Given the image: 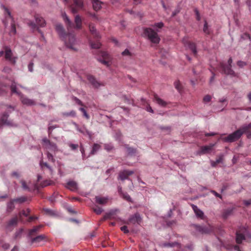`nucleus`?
Returning a JSON list of instances; mask_svg holds the SVG:
<instances>
[{
	"label": "nucleus",
	"mask_w": 251,
	"mask_h": 251,
	"mask_svg": "<svg viewBox=\"0 0 251 251\" xmlns=\"http://www.w3.org/2000/svg\"><path fill=\"white\" fill-rule=\"evenodd\" d=\"M55 30L67 48L74 50H76V48L75 47L76 44V41L74 34H66L63 25L60 24L56 25Z\"/></svg>",
	"instance_id": "nucleus-1"
},
{
	"label": "nucleus",
	"mask_w": 251,
	"mask_h": 251,
	"mask_svg": "<svg viewBox=\"0 0 251 251\" xmlns=\"http://www.w3.org/2000/svg\"><path fill=\"white\" fill-rule=\"evenodd\" d=\"M43 146L44 148L47 151V157L48 159L52 162L54 161V159L52 154L50 151L54 153L58 151V148L56 144L50 142L46 137L43 138L42 140Z\"/></svg>",
	"instance_id": "nucleus-2"
},
{
	"label": "nucleus",
	"mask_w": 251,
	"mask_h": 251,
	"mask_svg": "<svg viewBox=\"0 0 251 251\" xmlns=\"http://www.w3.org/2000/svg\"><path fill=\"white\" fill-rule=\"evenodd\" d=\"M17 87L16 83L15 82H13L11 85V91L13 93H16L20 97V100L23 104L26 105L27 106H32L35 104V102L34 100L29 99L22 95L17 90Z\"/></svg>",
	"instance_id": "nucleus-3"
},
{
	"label": "nucleus",
	"mask_w": 251,
	"mask_h": 251,
	"mask_svg": "<svg viewBox=\"0 0 251 251\" xmlns=\"http://www.w3.org/2000/svg\"><path fill=\"white\" fill-rule=\"evenodd\" d=\"M143 36L147 37L151 43H159L160 39L157 32L151 28H146L144 29Z\"/></svg>",
	"instance_id": "nucleus-4"
},
{
	"label": "nucleus",
	"mask_w": 251,
	"mask_h": 251,
	"mask_svg": "<svg viewBox=\"0 0 251 251\" xmlns=\"http://www.w3.org/2000/svg\"><path fill=\"white\" fill-rule=\"evenodd\" d=\"M242 135V132L239 129L233 133L230 134L227 137L223 138V140L226 142H233L239 139Z\"/></svg>",
	"instance_id": "nucleus-5"
},
{
	"label": "nucleus",
	"mask_w": 251,
	"mask_h": 251,
	"mask_svg": "<svg viewBox=\"0 0 251 251\" xmlns=\"http://www.w3.org/2000/svg\"><path fill=\"white\" fill-rule=\"evenodd\" d=\"M4 10H5V14L6 20L8 22H9L11 24V30L10 31V34L11 35H15L16 32V27H15V25L14 24L13 18L11 15V13H10L9 10L7 8H4Z\"/></svg>",
	"instance_id": "nucleus-6"
},
{
	"label": "nucleus",
	"mask_w": 251,
	"mask_h": 251,
	"mask_svg": "<svg viewBox=\"0 0 251 251\" xmlns=\"http://www.w3.org/2000/svg\"><path fill=\"white\" fill-rule=\"evenodd\" d=\"M74 3L71 5L70 9L71 12L75 14L78 11L82 8L83 6V2L82 0H73Z\"/></svg>",
	"instance_id": "nucleus-7"
},
{
	"label": "nucleus",
	"mask_w": 251,
	"mask_h": 251,
	"mask_svg": "<svg viewBox=\"0 0 251 251\" xmlns=\"http://www.w3.org/2000/svg\"><path fill=\"white\" fill-rule=\"evenodd\" d=\"M192 227L195 229L196 231L201 233H209L213 231L212 227L209 226L208 227H203L196 225H193Z\"/></svg>",
	"instance_id": "nucleus-8"
},
{
	"label": "nucleus",
	"mask_w": 251,
	"mask_h": 251,
	"mask_svg": "<svg viewBox=\"0 0 251 251\" xmlns=\"http://www.w3.org/2000/svg\"><path fill=\"white\" fill-rule=\"evenodd\" d=\"M102 59H99V61L104 65L108 67L111 64V58L110 56L106 52H101Z\"/></svg>",
	"instance_id": "nucleus-9"
},
{
	"label": "nucleus",
	"mask_w": 251,
	"mask_h": 251,
	"mask_svg": "<svg viewBox=\"0 0 251 251\" xmlns=\"http://www.w3.org/2000/svg\"><path fill=\"white\" fill-rule=\"evenodd\" d=\"M8 115L7 113L3 114L0 119V125H6L9 126H15L17 125L12 122L7 120Z\"/></svg>",
	"instance_id": "nucleus-10"
},
{
	"label": "nucleus",
	"mask_w": 251,
	"mask_h": 251,
	"mask_svg": "<svg viewBox=\"0 0 251 251\" xmlns=\"http://www.w3.org/2000/svg\"><path fill=\"white\" fill-rule=\"evenodd\" d=\"M133 174V171L130 170H124L119 173L118 179L121 180H124L128 178V176Z\"/></svg>",
	"instance_id": "nucleus-11"
},
{
	"label": "nucleus",
	"mask_w": 251,
	"mask_h": 251,
	"mask_svg": "<svg viewBox=\"0 0 251 251\" xmlns=\"http://www.w3.org/2000/svg\"><path fill=\"white\" fill-rule=\"evenodd\" d=\"M141 222V218L138 213H136L134 215L130 217L128 220V224H140Z\"/></svg>",
	"instance_id": "nucleus-12"
},
{
	"label": "nucleus",
	"mask_w": 251,
	"mask_h": 251,
	"mask_svg": "<svg viewBox=\"0 0 251 251\" xmlns=\"http://www.w3.org/2000/svg\"><path fill=\"white\" fill-rule=\"evenodd\" d=\"M5 57L6 60L10 61L11 62L15 64L16 61V57H13L12 53L11 50L6 49L5 50Z\"/></svg>",
	"instance_id": "nucleus-13"
},
{
	"label": "nucleus",
	"mask_w": 251,
	"mask_h": 251,
	"mask_svg": "<svg viewBox=\"0 0 251 251\" xmlns=\"http://www.w3.org/2000/svg\"><path fill=\"white\" fill-rule=\"evenodd\" d=\"M73 124L75 126V128L76 130L79 131V132L81 133L83 135L87 134L90 138L91 137V134L89 131H88V130L86 128L85 126H82L81 127H79L77 124H76L75 123H73Z\"/></svg>",
	"instance_id": "nucleus-14"
},
{
	"label": "nucleus",
	"mask_w": 251,
	"mask_h": 251,
	"mask_svg": "<svg viewBox=\"0 0 251 251\" xmlns=\"http://www.w3.org/2000/svg\"><path fill=\"white\" fill-rule=\"evenodd\" d=\"M242 132V134L245 133L247 134L248 137L251 136V123L243 125L241 128L239 129Z\"/></svg>",
	"instance_id": "nucleus-15"
},
{
	"label": "nucleus",
	"mask_w": 251,
	"mask_h": 251,
	"mask_svg": "<svg viewBox=\"0 0 251 251\" xmlns=\"http://www.w3.org/2000/svg\"><path fill=\"white\" fill-rule=\"evenodd\" d=\"M192 207L198 218H200L201 219H204V215L203 212L199 208H198L197 206L194 204H192Z\"/></svg>",
	"instance_id": "nucleus-16"
},
{
	"label": "nucleus",
	"mask_w": 251,
	"mask_h": 251,
	"mask_svg": "<svg viewBox=\"0 0 251 251\" xmlns=\"http://www.w3.org/2000/svg\"><path fill=\"white\" fill-rule=\"evenodd\" d=\"M109 198L108 197H102L100 196L95 197V201L97 203L100 205H104L106 204L108 201Z\"/></svg>",
	"instance_id": "nucleus-17"
},
{
	"label": "nucleus",
	"mask_w": 251,
	"mask_h": 251,
	"mask_svg": "<svg viewBox=\"0 0 251 251\" xmlns=\"http://www.w3.org/2000/svg\"><path fill=\"white\" fill-rule=\"evenodd\" d=\"M183 44L186 48H189L191 50L194 54H196L197 51L196 48L195 44L188 41H183Z\"/></svg>",
	"instance_id": "nucleus-18"
},
{
	"label": "nucleus",
	"mask_w": 251,
	"mask_h": 251,
	"mask_svg": "<svg viewBox=\"0 0 251 251\" xmlns=\"http://www.w3.org/2000/svg\"><path fill=\"white\" fill-rule=\"evenodd\" d=\"M62 17L67 26L68 29L69 30L72 28L73 26V24L65 12L62 13Z\"/></svg>",
	"instance_id": "nucleus-19"
},
{
	"label": "nucleus",
	"mask_w": 251,
	"mask_h": 251,
	"mask_svg": "<svg viewBox=\"0 0 251 251\" xmlns=\"http://www.w3.org/2000/svg\"><path fill=\"white\" fill-rule=\"evenodd\" d=\"M232 62V59L231 58H230L228 60V66L226 67H223V70L225 74H226L227 75H230L234 74V72L230 68L231 66Z\"/></svg>",
	"instance_id": "nucleus-20"
},
{
	"label": "nucleus",
	"mask_w": 251,
	"mask_h": 251,
	"mask_svg": "<svg viewBox=\"0 0 251 251\" xmlns=\"http://www.w3.org/2000/svg\"><path fill=\"white\" fill-rule=\"evenodd\" d=\"M42 225H39L38 226H34L32 229L29 230L28 232V236L30 237H32L36 235L37 233L39 231L40 229L42 227Z\"/></svg>",
	"instance_id": "nucleus-21"
},
{
	"label": "nucleus",
	"mask_w": 251,
	"mask_h": 251,
	"mask_svg": "<svg viewBox=\"0 0 251 251\" xmlns=\"http://www.w3.org/2000/svg\"><path fill=\"white\" fill-rule=\"evenodd\" d=\"M45 237L44 235H40L35 237H30L31 244H38L40 242L43 241Z\"/></svg>",
	"instance_id": "nucleus-22"
},
{
	"label": "nucleus",
	"mask_w": 251,
	"mask_h": 251,
	"mask_svg": "<svg viewBox=\"0 0 251 251\" xmlns=\"http://www.w3.org/2000/svg\"><path fill=\"white\" fill-rule=\"evenodd\" d=\"M75 28L79 29L81 28L82 26V19L79 15H77L75 17Z\"/></svg>",
	"instance_id": "nucleus-23"
},
{
	"label": "nucleus",
	"mask_w": 251,
	"mask_h": 251,
	"mask_svg": "<svg viewBox=\"0 0 251 251\" xmlns=\"http://www.w3.org/2000/svg\"><path fill=\"white\" fill-rule=\"evenodd\" d=\"M119 210L118 209H115L111 210L109 213H106L101 219V221H105L107 219H110L111 217L116 214L117 212H119Z\"/></svg>",
	"instance_id": "nucleus-24"
},
{
	"label": "nucleus",
	"mask_w": 251,
	"mask_h": 251,
	"mask_svg": "<svg viewBox=\"0 0 251 251\" xmlns=\"http://www.w3.org/2000/svg\"><path fill=\"white\" fill-rule=\"evenodd\" d=\"M93 9L95 11H98L101 8L102 2L99 0H91Z\"/></svg>",
	"instance_id": "nucleus-25"
},
{
	"label": "nucleus",
	"mask_w": 251,
	"mask_h": 251,
	"mask_svg": "<svg viewBox=\"0 0 251 251\" xmlns=\"http://www.w3.org/2000/svg\"><path fill=\"white\" fill-rule=\"evenodd\" d=\"M18 219L17 217H15L11 219L7 223L6 228L10 230L11 226H16L18 223Z\"/></svg>",
	"instance_id": "nucleus-26"
},
{
	"label": "nucleus",
	"mask_w": 251,
	"mask_h": 251,
	"mask_svg": "<svg viewBox=\"0 0 251 251\" xmlns=\"http://www.w3.org/2000/svg\"><path fill=\"white\" fill-rule=\"evenodd\" d=\"M88 79L95 88H98L101 85L100 83L97 81L93 76H89Z\"/></svg>",
	"instance_id": "nucleus-27"
},
{
	"label": "nucleus",
	"mask_w": 251,
	"mask_h": 251,
	"mask_svg": "<svg viewBox=\"0 0 251 251\" xmlns=\"http://www.w3.org/2000/svg\"><path fill=\"white\" fill-rule=\"evenodd\" d=\"M119 193L121 196L125 200L131 202V199L128 194L125 193L122 191V189H120Z\"/></svg>",
	"instance_id": "nucleus-28"
},
{
	"label": "nucleus",
	"mask_w": 251,
	"mask_h": 251,
	"mask_svg": "<svg viewBox=\"0 0 251 251\" xmlns=\"http://www.w3.org/2000/svg\"><path fill=\"white\" fill-rule=\"evenodd\" d=\"M35 20L37 24L40 26L43 27L46 25L45 20L43 19L42 17L39 16H36L35 17Z\"/></svg>",
	"instance_id": "nucleus-29"
},
{
	"label": "nucleus",
	"mask_w": 251,
	"mask_h": 251,
	"mask_svg": "<svg viewBox=\"0 0 251 251\" xmlns=\"http://www.w3.org/2000/svg\"><path fill=\"white\" fill-rule=\"evenodd\" d=\"M243 240H245L244 235L243 234L240 233L239 232L237 231L236 238V241L237 243L241 244Z\"/></svg>",
	"instance_id": "nucleus-30"
},
{
	"label": "nucleus",
	"mask_w": 251,
	"mask_h": 251,
	"mask_svg": "<svg viewBox=\"0 0 251 251\" xmlns=\"http://www.w3.org/2000/svg\"><path fill=\"white\" fill-rule=\"evenodd\" d=\"M214 145H211L210 146H203L201 149V151L202 153H206L209 152L211 151Z\"/></svg>",
	"instance_id": "nucleus-31"
},
{
	"label": "nucleus",
	"mask_w": 251,
	"mask_h": 251,
	"mask_svg": "<svg viewBox=\"0 0 251 251\" xmlns=\"http://www.w3.org/2000/svg\"><path fill=\"white\" fill-rule=\"evenodd\" d=\"M154 101L158 104L159 105L161 106H165L166 104L165 101H164L163 100L159 98L158 96H154Z\"/></svg>",
	"instance_id": "nucleus-32"
},
{
	"label": "nucleus",
	"mask_w": 251,
	"mask_h": 251,
	"mask_svg": "<svg viewBox=\"0 0 251 251\" xmlns=\"http://www.w3.org/2000/svg\"><path fill=\"white\" fill-rule=\"evenodd\" d=\"M13 200H14V201H15V203H22L27 201L28 199L26 197L22 196L19 198L14 199Z\"/></svg>",
	"instance_id": "nucleus-33"
},
{
	"label": "nucleus",
	"mask_w": 251,
	"mask_h": 251,
	"mask_svg": "<svg viewBox=\"0 0 251 251\" xmlns=\"http://www.w3.org/2000/svg\"><path fill=\"white\" fill-rule=\"evenodd\" d=\"M67 185L68 187L74 188H76L78 186L76 182L73 180H68L67 182Z\"/></svg>",
	"instance_id": "nucleus-34"
},
{
	"label": "nucleus",
	"mask_w": 251,
	"mask_h": 251,
	"mask_svg": "<svg viewBox=\"0 0 251 251\" xmlns=\"http://www.w3.org/2000/svg\"><path fill=\"white\" fill-rule=\"evenodd\" d=\"M14 203L15 201H14V200H11L9 202H8L7 203V210L9 211V212H10L11 211H12L14 208H15V206H14Z\"/></svg>",
	"instance_id": "nucleus-35"
},
{
	"label": "nucleus",
	"mask_w": 251,
	"mask_h": 251,
	"mask_svg": "<svg viewBox=\"0 0 251 251\" xmlns=\"http://www.w3.org/2000/svg\"><path fill=\"white\" fill-rule=\"evenodd\" d=\"M89 30L91 33L93 34L95 37H99V34L97 32L95 26L92 25H89Z\"/></svg>",
	"instance_id": "nucleus-36"
},
{
	"label": "nucleus",
	"mask_w": 251,
	"mask_h": 251,
	"mask_svg": "<svg viewBox=\"0 0 251 251\" xmlns=\"http://www.w3.org/2000/svg\"><path fill=\"white\" fill-rule=\"evenodd\" d=\"M233 209L232 208H228L226 210H225L223 213V216L225 219H226L228 217V216H229L232 212Z\"/></svg>",
	"instance_id": "nucleus-37"
},
{
	"label": "nucleus",
	"mask_w": 251,
	"mask_h": 251,
	"mask_svg": "<svg viewBox=\"0 0 251 251\" xmlns=\"http://www.w3.org/2000/svg\"><path fill=\"white\" fill-rule=\"evenodd\" d=\"M100 148V146L98 144H95L92 148V150L91 151V154H94L98 151Z\"/></svg>",
	"instance_id": "nucleus-38"
},
{
	"label": "nucleus",
	"mask_w": 251,
	"mask_h": 251,
	"mask_svg": "<svg viewBox=\"0 0 251 251\" xmlns=\"http://www.w3.org/2000/svg\"><path fill=\"white\" fill-rule=\"evenodd\" d=\"M44 213L49 216H54L55 215V212L49 208H44L43 209Z\"/></svg>",
	"instance_id": "nucleus-39"
},
{
	"label": "nucleus",
	"mask_w": 251,
	"mask_h": 251,
	"mask_svg": "<svg viewBox=\"0 0 251 251\" xmlns=\"http://www.w3.org/2000/svg\"><path fill=\"white\" fill-rule=\"evenodd\" d=\"M93 210L94 212L98 215L102 213V212L103 211L102 208L98 205H95L93 208Z\"/></svg>",
	"instance_id": "nucleus-40"
},
{
	"label": "nucleus",
	"mask_w": 251,
	"mask_h": 251,
	"mask_svg": "<svg viewBox=\"0 0 251 251\" xmlns=\"http://www.w3.org/2000/svg\"><path fill=\"white\" fill-rule=\"evenodd\" d=\"M212 97L210 95H206L203 98V101L205 104L210 102L211 100Z\"/></svg>",
	"instance_id": "nucleus-41"
},
{
	"label": "nucleus",
	"mask_w": 251,
	"mask_h": 251,
	"mask_svg": "<svg viewBox=\"0 0 251 251\" xmlns=\"http://www.w3.org/2000/svg\"><path fill=\"white\" fill-rule=\"evenodd\" d=\"M104 149L108 151H110L113 150L114 147L111 144H105L104 145Z\"/></svg>",
	"instance_id": "nucleus-42"
},
{
	"label": "nucleus",
	"mask_w": 251,
	"mask_h": 251,
	"mask_svg": "<svg viewBox=\"0 0 251 251\" xmlns=\"http://www.w3.org/2000/svg\"><path fill=\"white\" fill-rule=\"evenodd\" d=\"M22 215H23L25 217H27L28 216V214L27 213V212L23 210L21 212H20L19 213V220L21 221L22 222H23V219H22Z\"/></svg>",
	"instance_id": "nucleus-43"
},
{
	"label": "nucleus",
	"mask_w": 251,
	"mask_h": 251,
	"mask_svg": "<svg viewBox=\"0 0 251 251\" xmlns=\"http://www.w3.org/2000/svg\"><path fill=\"white\" fill-rule=\"evenodd\" d=\"M175 88L178 91H180L181 89V84L179 81H176L174 83Z\"/></svg>",
	"instance_id": "nucleus-44"
},
{
	"label": "nucleus",
	"mask_w": 251,
	"mask_h": 251,
	"mask_svg": "<svg viewBox=\"0 0 251 251\" xmlns=\"http://www.w3.org/2000/svg\"><path fill=\"white\" fill-rule=\"evenodd\" d=\"M91 47L93 49H98L100 46V44L99 42H97L96 44H93L91 42L90 43Z\"/></svg>",
	"instance_id": "nucleus-45"
},
{
	"label": "nucleus",
	"mask_w": 251,
	"mask_h": 251,
	"mask_svg": "<svg viewBox=\"0 0 251 251\" xmlns=\"http://www.w3.org/2000/svg\"><path fill=\"white\" fill-rule=\"evenodd\" d=\"M163 23L162 22H159L157 23H155L153 25V27L155 28H161L163 26Z\"/></svg>",
	"instance_id": "nucleus-46"
},
{
	"label": "nucleus",
	"mask_w": 251,
	"mask_h": 251,
	"mask_svg": "<svg viewBox=\"0 0 251 251\" xmlns=\"http://www.w3.org/2000/svg\"><path fill=\"white\" fill-rule=\"evenodd\" d=\"M203 30L204 32L206 34H208L209 33V30L208 29V26H207V23H206V22H205V23H204Z\"/></svg>",
	"instance_id": "nucleus-47"
},
{
	"label": "nucleus",
	"mask_w": 251,
	"mask_h": 251,
	"mask_svg": "<svg viewBox=\"0 0 251 251\" xmlns=\"http://www.w3.org/2000/svg\"><path fill=\"white\" fill-rule=\"evenodd\" d=\"M64 115L67 116L75 117V112L74 111H71L70 112L64 113Z\"/></svg>",
	"instance_id": "nucleus-48"
},
{
	"label": "nucleus",
	"mask_w": 251,
	"mask_h": 251,
	"mask_svg": "<svg viewBox=\"0 0 251 251\" xmlns=\"http://www.w3.org/2000/svg\"><path fill=\"white\" fill-rule=\"evenodd\" d=\"M79 110H80L83 114V116L86 117L87 119H89V117L87 114L86 110L83 108H80Z\"/></svg>",
	"instance_id": "nucleus-49"
},
{
	"label": "nucleus",
	"mask_w": 251,
	"mask_h": 251,
	"mask_svg": "<svg viewBox=\"0 0 251 251\" xmlns=\"http://www.w3.org/2000/svg\"><path fill=\"white\" fill-rule=\"evenodd\" d=\"M126 151L128 154H132L135 152V150L133 148H126Z\"/></svg>",
	"instance_id": "nucleus-50"
},
{
	"label": "nucleus",
	"mask_w": 251,
	"mask_h": 251,
	"mask_svg": "<svg viewBox=\"0 0 251 251\" xmlns=\"http://www.w3.org/2000/svg\"><path fill=\"white\" fill-rule=\"evenodd\" d=\"M23 231V229L22 228H21L19 229L18 231H17L15 233V237L18 238L20 237Z\"/></svg>",
	"instance_id": "nucleus-51"
},
{
	"label": "nucleus",
	"mask_w": 251,
	"mask_h": 251,
	"mask_svg": "<svg viewBox=\"0 0 251 251\" xmlns=\"http://www.w3.org/2000/svg\"><path fill=\"white\" fill-rule=\"evenodd\" d=\"M122 54L124 56H130V52L128 49L125 50L124 51L122 52Z\"/></svg>",
	"instance_id": "nucleus-52"
},
{
	"label": "nucleus",
	"mask_w": 251,
	"mask_h": 251,
	"mask_svg": "<svg viewBox=\"0 0 251 251\" xmlns=\"http://www.w3.org/2000/svg\"><path fill=\"white\" fill-rule=\"evenodd\" d=\"M237 65L240 67H243L247 65V64L244 61H239L237 62Z\"/></svg>",
	"instance_id": "nucleus-53"
},
{
	"label": "nucleus",
	"mask_w": 251,
	"mask_h": 251,
	"mask_svg": "<svg viewBox=\"0 0 251 251\" xmlns=\"http://www.w3.org/2000/svg\"><path fill=\"white\" fill-rule=\"evenodd\" d=\"M121 230L125 233H127L129 230L127 229V227L126 226H123L121 227Z\"/></svg>",
	"instance_id": "nucleus-54"
},
{
	"label": "nucleus",
	"mask_w": 251,
	"mask_h": 251,
	"mask_svg": "<svg viewBox=\"0 0 251 251\" xmlns=\"http://www.w3.org/2000/svg\"><path fill=\"white\" fill-rule=\"evenodd\" d=\"M52 183V182H51L50 181H46L43 183V186L47 187L48 186H50V185H51Z\"/></svg>",
	"instance_id": "nucleus-55"
},
{
	"label": "nucleus",
	"mask_w": 251,
	"mask_h": 251,
	"mask_svg": "<svg viewBox=\"0 0 251 251\" xmlns=\"http://www.w3.org/2000/svg\"><path fill=\"white\" fill-rule=\"evenodd\" d=\"M211 192L216 197H219V198H222V196H221V195L218 193L217 192H216V191H215L214 190H211Z\"/></svg>",
	"instance_id": "nucleus-56"
},
{
	"label": "nucleus",
	"mask_w": 251,
	"mask_h": 251,
	"mask_svg": "<svg viewBox=\"0 0 251 251\" xmlns=\"http://www.w3.org/2000/svg\"><path fill=\"white\" fill-rule=\"evenodd\" d=\"M69 146L71 148V149L73 150L76 149L78 147V145L77 144H70Z\"/></svg>",
	"instance_id": "nucleus-57"
},
{
	"label": "nucleus",
	"mask_w": 251,
	"mask_h": 251,
	"mask_svg": "<svg viewBox=\"0 0 251 251\" xmlns=\"http://www.w3.org/2000/svg\"><path fill=\"white\" fill-rule=\"evenodd\" d=\"M28 69L29 71L32 72L33 70V64L32 63H30L28 66Z\"/></svg>",
	"instance_id": "nucleus-58"
},
{
	"label": "nucleus",
	"mask_w": 251,
	"mask_h": 251,
	"mask_svg": "<svg viewBox=\"0 0 251 251\" xmlns=\"http://www.w3.org/2000/svg\"><path fill=\"white\" fill-rule=\"evenodd\" d=\"M243 203L246 206H248L251 204V199L248 201L244 200Z\"/></svg>",
	"instance_id": "nucleus-59"
},
{
	"label": "nucleus",
	"mask_w": 251,
	"mask_h": 251,
	"mask_svg": "<svg viewBox=\"0 0 251 251\" xmlns=\"http://www.w3.org/2000/svg\"><path fill=\"white\" fill-rule=\"evenodd\" d=\"M12 176L15 177L19 178L20 177V174L17 172H13L12 173Z\"/></svg>",
	"instance_id": "nucleus-60"
},
{
	"label": "nucleus",
	"mask_w": 251,
	"mask_h": 251,
	"mask_svg": "<svg viewBox=\"0 0 251 251\" xmlns=\"http://www.w3.org/2000/svg\"><path fill=\"white\" fill-rule=\"evenodd\" d=\"M80 151L82 153V156L83 159L85 158L84 149L82 146H80Z\"/></svg>",
	"instance_id": "nucleus-61"
},
{
	"label": "nucleus",
	"mask_w": 251,
	"mask_h": 251,
	"mask_svg": "<svg viewBox=\"0 0 251 251\" xmlns=\"http://www.w3.org/2000/svg\"><path fill=\"white\" fill-rule=\"evenodd\" d=\"M38 219V217L36 216H30L29 217L28 219V222H31L33 220H37Z\"/></svg>",
	"instance_id": "nucleus-62"
},
{
	"label": "nucleus",
	"mask_w": 251,
	"mask_h": 251,
	"mask_svg": "<svg viewBox=\"0 0 251 251\" xmlns=\"http://www.w3.org/2000/svg\"><path fill=\"white\" fill-rule=\"evenodd\" d=\"M21 183L23 188H28V186L26 184V182L24 180H21Z\"/></svg>",
	"instance_id": "nucleus-63"
},
{
	"label": "nucleus",
	"mask_w": 251,
	"mask_h": 251,
	"mask_svg": "<svg viewBox=\"0 0 251 251\" xmlns=\"http://www.w3.org/2000/svg\"><path fill=\"white\" fill-rule=\"evenodd\" d=\"M222 160H223L222 156H220L218 159H217L216 160L215 162H216L217 164H218V163L222 162Z\"/></svg>",
	"instance_id": "nucleus-64"
}]
</instances>
